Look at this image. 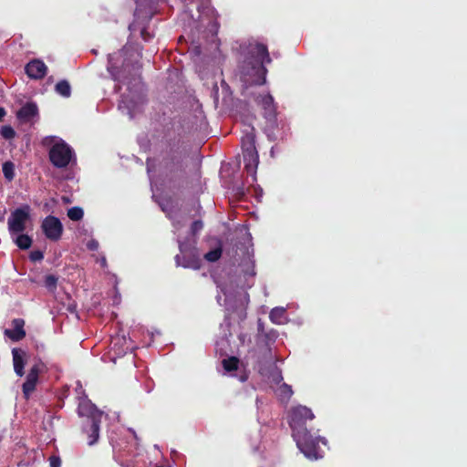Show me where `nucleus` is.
<instances>
[{
  "mask_svg": "<svg viewBox=\"0 0 467 467\" xmlns=\"http://www.w3.org/2000/svg\"><path fill=\"white\" fill-rule=\"evenodd\" d=\"M223 250L221 247H216L204 254V258L208 262L214 263L218 261L222 256Z\"/></svg>",
  "mask_w": 467,
  "mask_h": 467,
  "instance_id": "obj_27",
  "label": "nucleus"
},
{
  "mask_svg": "<svg viewBox=\"0 0 467 467\" xmlns=\"http://www.w3.org/2000/svg\"><path fill=\"white\" fill-rule=\"evenodd\" d=\"M12 329H5V335L14 342H17L25 338L26 330L25 320L22 318H15L12 320Z\"/></svg>",
  "mask_w": 467,
  "mask_h": 467,
  "instance_id": "obj_13",
  "label": "nucleus"
},
{
  "mask_svg": "<svg viewBox=\"0 0 467 467\" xmlns=\"http://www.w3.org/2000/svg\"><path fill=\"white\" fill-rule=\"evenodd\" d=\"M67 216L72 221H80L84 216L82 208L78 206L72 207L67 211Z\"/></svg>",
  "mask_w": 467,
  "mask_h": 467,
  "instance_id": "obj_25",
  "label": "nucleus"
},
{
  "mask_svg": "<svg viewBox=\"0 0 467 467\" xmlns=\"http://www.w3.org/2000/svg\"><path fill=\"white\" fill-rule=\"evenodd\" d=\"M178 243L180 254L174 257L176 265L184 268L198 269L200 267V256L197 247L195 246V241L179 240Z\"/></svg>",
  "mask_w": 467,
  "mask_h": 467,
  "instance_id": "obj_6",
  "label": "nucleus"
},
{
  "mask_svg": "<svg viewBox=\"0 0 467 467\" xmlns=\"http://www.w3.org/2000/svg\"><path fill=\"white\" fill-rule=\"evenodd\" d=\"M41 229L45 236L53 242L60 240L64 230L60 220L53 215H48L43 220Z\"/></svg>",
  "mask_w": 467,
  "mask_h": 467,
  "instance_id": "obj_9",
  "label": "nucleus"
},
{
  "mask_svg": "<svg viewBox=\"0 0 467 467\" xmlns=\"http://www.w3.org/2000/svg\"><path fill=\"white\" fill-rule=\"evenodd\" d=\"M181 138L174 136L166 140L162 164L166 171L174 172L182 166L184 150Z\"/></svg>",
  "mask_w": 467,
  "mask_h": 467,
  "instance_id": "obj_4",
  "label": "nucleus"
},
{
  "mask_svg": "<svg viewBox=\"0 0 467 467\" xmlns=\"http://www.w3.org/2000/svg\"><path fill=\"white\" fill-rule=\"evenodd\" d=\"M29 219V206L16 209L8 219V229L11 233H22Z\"/></svg>",
  "mask_w": 467,
  "mask_h": 467,
  "instance_id": "obj_10",
  "label": "nucleus"
},
{
  "mask_svg": "<svg viewBox=\"0 0 467 467\" xmlns=\"http://www.w3.org/2000/svg\"><path fill=\"white\" fill-rule=\"evenodd\" d=\"M244 169L246 172L253 177V182L256 181V170L259 164V155L257 151L243 153Z\"/></svg>",
  "mask_w": 467,
  "mask_h": 467,
  "instance_id": "obj_14",
  "label": "nucleus"
},
{
  "mask_svg": "<svg viewBox=\"0 0 467 467\" xmlns=\"http://www.w3.org/2000/svg\"><path fill=\"white\" fill-rule=\"evenodd\" d=\"M245 134L242 137L241 144L243 153L257 151L255 147L254 128L248 125L245 129Z\"/></svg>",
  "mask_w": 467,
  "mask_h": 467,
  "instance_id": "obj_15",
  "label": "nucleus"
},
{
  "mask_svg": "<svg viewBox=\"0 0 467 467\" xmlns=\"http://www.w3.org/2000/svg\"><path fill=\"white\" fill-rule=\"evenodd\" d=\"M93 405L88 402H82L78 406V414L80 416H87V421L88 429L87 432L88 434V445H93L97 442L99 436V416L95 413Z\"/></svg>",
  "mask_w": 467,
  "mask_h": 467,
  "instance_id": "obj_7",
  "label": "nucleus"
},
{
  "mask_svg": "<svg viewBox=\"0 0 467 467\" xmlns=\"http://www.w3.org/2000/svg\"><path fill=\"white\" fill-rule=\"evenodd\" d=\"M141 52H135L131 47L109 56L108 71L112 78L124 85H131L140 79Z\"/></svg>",
  "mask_w": 467,
  "mask_h": 467,
  "instance_id": "obj_2",
  "label": "nucleus"
},
{
  "mask_svg": "<svg viewBox=\"0 0 467 467\" xmlns=\"http://www.w3.org/2000/svg\"><path fill=\"white\" fill-rule=\"evenodd\" d=\"M16 244L22 250L28 249L32 244V239L27 234H20L16 237Z\"/></svg>",
  "mask_w": 467,
  "mask_h": 467,
  "instance_id": "obj_24",
  "label": "nucleus"
},
{
  "mask_svg": "<svg viewBox=\"0 0 467 467\" xmlns=\"http://www.w3.org/2000/svg\"><path fill=\"white\" fill-rule=\"evenodd\" d=\"M241 380H242V381H245V380H246V378H244H244H242V379H241Z\"/></svg>",
  "mask_w": 467,
  "mask_h": 467,
  "instance_id": "obj_38",
  "label": "nucleus"
},
{
  "mask_svg": "<svg viewBox=\"0 0 467 467\" xmlns=\"http://www.w3.org/2000/svg\"><path fill=\"white\" fill-rule=\"evenodd\" d=\"M258 371L274 384L278 385L283 381L282 370L275 364L271 363L269 368L260 367Z\"/></svg>",
  "mask_w": 467,
  "mask_h": 467,
  "instance_id": "obj_18",
  "label": "nucleus"
},
{
  "mask_svg": "<svg viewBox=\"0 0 467 467\" xmlns=\"http://www.w3.org/2000/svg\"><path fill=\"white\" fill-rule=\"evenodd\" d=\"M29 258L32 262H38L44 258V253L40 250L32 251L29 254Z\"/></svg>",
  "mask_w": 467,
  "mask_h": 467,
  "instance_id": "obj_32",
  "label": "nucleus"
},
{
  "mask_svg": "<svg viewBox=\"0 0 467 467\" xmlns=\"http://www.w3.org/2000/svg\"><path fill=\"white\" fill-rule=\"evenodd\" d=\"M292 387L286 383H282L277 389V396L282 401L287 402L293 395Z\"/></svg>",
  "mask_w": 467,
  "mask_h": 467,
  "instance_id": "obj_22",
  "label": "nucleus"
},
{
  "mask_svg": "<svg viewBox=\"0 0 467 467\" xmlns=\"http://www.w3.org/2000/svg\"><path fill=\"white\" fill-rule=\"evenodd\" d=\"M285 309L282 307L273 308L269 314V318L273 323L280 324L281 319L284 317Z\"/></svg>",
  "mask_w": 467,
  "mask_h": 467,
  "instance_id": "obj_26",
  "label": "nucleus"
},
{
  "mask_svg": "<svg viewBox=\"0 0 467 467\" xmlns=\"http://www.w3.org/2000/svg\"><path fill=\"white\" fill-rule=\"evenodd\" d=\"M140 36H141V38L146 42H148L153 38V35L150 34V32H148L146 28L141 29Z\"/></svg>",
  "mask_w": 467,
  "mask_h": 467,
  "instance_id": "obj_35",
  "label": "nucleus"
},
{
  "mask_svg": "<svg viewBox=\"0 0 467 467\" xmlns=\"http://www.w3.org/2000/svg\"><path fill=\"white\" fill-rule=\"evenodd\" d=\"M26 74L32 79H42L47 71V67L40 59H33L25 67Z\"/></svg>",
  "mask_w": 467,
  "mask_h": 467,
  "instance_id": "obj_11",
  "label": "nucleus"
},
{
  "mask_svg": "<svg viewBox=\"0 0 467 467\" xmlns=\"http://www.w3.org/2000/svg\"><path fill=\"white\" fill-rule=\"evenodd\" d=\"M240 359L232 356L222 360V366L225 372L231 373L239 368Z\"/></svg>",
  "mask_w": 467,
  "mask_h": 467,
  "instance_id": "obj_20",
  "label": "nucleus"
},
{
  "mask_svg": "<svg viewBox=\"0 0 467 467\" xmlns=\"http://www.w3.org/2000/svg\"><path fill=\"white\" fill-rule=\"evenodd\" d=\"M38 108L34 102H26L21 109L16 112L17 119L22 122H29L33 118L37 116Z\"/></svg>",
  "mask_w": 467,
  "mask_h": 467,
  "instance_id": "obj_17",
  "label": "nucleus"
},
{
  "mask_svg": "<svg viewBox=\"0 0 467 467\" xmlns=\"http://www.w3.org/2000/svg\"><path fill=\"white\" fill-rule=\"evenodd\" d=\"M13 364L14 370L17 376L22 377L25 374V359L24 357L26 355L25 351L20 348H13Z\"/></svg>",
  "mask_w": 467,
  "mask_h": 467,
  "instance_id": "obj_19",
  "label": "nucleus"
},
{
  "mask_svg": "<svg viewBox=\"0 0 467 467\" xmlns=\"http://www.w3.org/2000/svg\"><path fill=\"white\" fill-rule=\"evenodd\" d=\"M39 366L34 365L26 379V381L23 383L22 386V391L25 396V398L27 400L30 395L35 391L37 381H38V376H39Z\"/></svg>",
  "mask_w": 467,
  "mask_h": 467,
  "instance_id": "obj_12",
  "label": "nucleus"
},
{
  "mask_svg": "<svg viewBox=\"0 0 467 467\" xmlns=\"http://www.w3.org/2000/svg\"><path fill=\"white\" fill-rule=\"evenodd\" d=\"M86 245L89 251H97L99 249V244L97 240L91 239L87 243Z\"/></svg>",
  "mask_w": 467,
  "mask_h": 467,
  "instance_id": "obj_34",
  "label": "nucleus"
},
{
  "mask_svg": "<svg viewBox=\"0 0 467 467\" xmlns=\"http://www.w3.org/2000/svg\"><path fill=\"white\" fill-rule=\"evenodd\" d=\"M0 134L5 140L14 139L16 136V131L11 126H3L0 130Z\"/></svg>",
  "mask_w": 467,
  "mask_h": 467,
  "instance_id": "obj_29",
  "label": "nucleus"
},
{
  "mask_svg": "<svg viewBox=\"0 0 467 467\" xmlns=\"http://www.w3.org/2000/svg\"><path fill=\"white\" fill-rule=\"evenodd\" d=\"M123 341L124 344H126L127 346L125 347V348H123L120 352H123V353H127L128 351L131 350L133 348V347L131 346V343L129 342L128 343V340L126 339V337H116L113 341H112V344H113V348H115L117 347V345L119 343V341ZM129 341H130V339H129Z\"/></svg>",
  "mask_w": 467,
  "mask_h": 467,
  "instance_id": "obj_30",
  "label": "nucleus"
},
{
  "mask_svg": "<svg viewBox=\"0 0 467 467\" xmlns=\"http://www.w3.org/2000/svg\"><path fill=\"white\" fill-rule=\"evenodd\" d=\"M2 171L5 178L11 182L15 178V164L12 161H5L3 163Z\"/></svg>",
  "mask_w": 467,
  "mask_h": 467,
  "instance_id": "obj_23",
  "label": "nucleus"
},
{
  "mask_svg": "<svg viewBox=\"0 0 467 467\" xmlns=\"http://www.w3.org/2000/svg\"><path fill=\"white\" fill-rule=\"evenodd\" d=\"M314 419V413L306 406H296L289 412V426L298 449L307 458L317 459L319 437L312 432Z\"/></svg>",
  "mask_w": 467,
  "mask_h": 467,
  "instance_id": "obj_1",
  "label": "nucleus"
},
{
  "mask_svg": "<svg viewBox=\"0 0 467 467\" xmlns=\"http://www.w3.org/2000/svg\"><path fill=\"white\" fill-rule=\"evenodd\" d=\"M203 228V223L201 220L194 221L191 225V233L192 235L197 234Z\"/></svg>",
  "mask_w": 467,
  "mask_h": 467,
  "instance_id": "obj_31",
  "label": "nucleus"
},
{
  "mask_svg": "<svg viewBox=\"0 0 467 467\" xmlns=\"http://www.w3.org/2000/svg\"><path fill=\"white\" fill-rule=\"evenodd\" d=\"M72 157L73 150L64 140L55 143L48 151L50 162L58 169L66 168Z\"/></svg>",
  "mask_w": 467,
  "mask_h": 467,
  "instance_id": "obj_8",
  "label": "nucleus"
},
{
  "mask_svg": "<svg viewBox=\"0 0 467 467\" xmlns=\"http://www.w3.org/2000/svg\"><path fill=\"white\" fill-rule=\"evenodd\" d=\"M272 61L267 47L257 43L251 45L248 51L239 66L240 80L245 88L253 85H263L265 83L267 69L265 63Z\"/></svg>",
  "mask_w": 467,
  "mask_h": 467,
  "instance_id": "obj_3",
  "label": "nucleus"
},
{
  "mask_svg": "<svg viewBox=\"0 0 467 467\" xmlns=\"http://www.w3.org/2000/svg\"><path fill=\"white\" fill-rule=\"evenodd\" d=\"M57 280H58V278L56 275H46L45 281H44L45 286L48 290L54 291L57 288Z\"/></svg>",
  "mask_w": 467,
  "mask_h": 467,
  "instance_id": "obj_28",
  "label": "nucleus"
},
{
  "mask_svg": "<svg viewBox=\"0 0 467 467\" xmlns=\"http://www.w3.org/2000/svg\"><path fill=\"white\" fill-rule=\"evenodd\" d=\"M55 91L64 98H69L71 95V87L67 80H60L55 86Z\"/></svg>",
  "mask_w": 467,
  "mask_h": 467,
  "instance_id": "obj_21",
  "label": "nucleus"
},
{
  "mask_svg": "<svg viewBox=\"0 0 467 467\" xmlns=\"http://www.w3.org/2000/svg\"><path fill=\"white\" fill-rule=\"evenodd\" d=\"M255 101L264 110V117L266 119L265 131L268 139L270 140H276L278 139V135L275 132L277 123L276 107L274 102V98L270 94L259 95Z\"/></svg>",
  "mask_w": 467,
  "mask_h": 467,
  "instance_id": "obj_5",
  "label": "nucleus"
},
{
  "mask_svg": "<svg viewBox=\"0 0 467 467\" xmlns=\"http://www.w3.org/2000/svg\"><path fill=\"white\" fill-rule=\"evenodd\" d=\"M50 467H61V459L58 455H51L49 457Z\"/></svg>",
  "mask_w": 467,
  "mask_h": 467,
  "instance_id": "obj_33",
  "label": "nucleus"
},
{
  "mask_svg": "<svg viewBox=\"0 0 467 467\" xmlns=\"http://www.w3.org/2000/svg\"><path fill=\"white\" fill-rule=\"evenodd\" d=\"M100 265H101L102 267H106L107 266V260H106L105 256L101 257Z\"/></svg>",
  "mask_w": 467,
  "mask_h": 467,
  "instance_id": "obj_36",
  "label": "nucleus"
},
{
  "mask_svg": "<svg viewBox=\"0 0 467 467\" xmlns=\"http://www.w3.org/2000/svg\"><path fill=\"white\" fill-rule=\"evenodd\" d=\"M5 115V110L4 108H0V121L3 119V118Z\"/></svg>",
  "mask_w": 467,
  "mask_h": 467,
  "instance_id": "obj_37",
  "label": "nucleus"
},
{
  "mask_svg": "<svg viewBox=\"0 0 467 467\" xmlns=\"http://www.w3.org/2000/svg\"><path fill=\"white\" fill-rule=\"evenodd\" d=\"M254 356L256 358V362L258 363V368L263 367V363H272L274 359V356L272 354V349L267 343L263 345L257 344V348L254 350Z\"/></svg>",
  "mask_w": 467,
  "mask_h": 467,
  "instance_id": "obj_16",
  "label": "nucleus"
}]
</instances>
